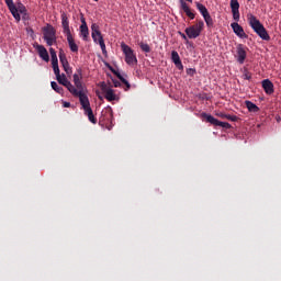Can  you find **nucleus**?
<instances>
[{
    "label": "nucleus",
    "instance_id": "1",
    "mask_svg": "<svg viewBox=\"0 0 281 281\" xmlns=\"http://www.w3.org/2000/svg\"><path fill=\"white\" fill-rule=\"evenodd\" d=\"M65 87L72 95L79 98V102L85 111V115H87V117L89 119V122H91L92 124H97L98 119H95V116L93 115V110L91 109L89 97H87L83 91L76 89V87H74L70 81Z\"/></svg>",
    "mask_w": 281,
    "mask_h": 281
},
{
    "label": "nucleus",
    "instance_id": "2",
    "mask_svg": "<svg viewBox=\"0 0 281 281\" xmlns=\"http://www.w3.org/2000/svg\"><path fill=\"white\" fill-rule=\"evenodd\" d=\"M65 87L72 95L79 98V102L85 111V115H87V117L89 119V122H91L92 124H97L98 119H95V116L93 115V110L91 109L89 97H87L83 91L76 89V87H74L70 81Z\"/></svg>",
    "mask_w": 281,
    "mask_h": 281
},
{
    "label": "nucleus",
    "instance_id": "3",
    "mask_svg": "<svg viewBox=\"0 0 281 281\" xmlns=\"http://www.w3.org/2000/svg\"><path fill=\"white\" fill-rule=\"evenodd\" d=\"M5 3L12 14V16L15 19V21L19 23V21H21V16L22 19H27V9L25 8V5L21 2H18L16 4H14L13 0H5Z\"/></svg>",
    "mask_w": 281,
    "mask_h": 281
},
{
    "label": "nucleus",
    "instance_id": "4",
    "mask_svg": "<svg viewBox=\"0 0 281 281\" xmlns=\"http://www.w3.org/2000/svg\"><path fill=\"white\" fill-rule=\"evenodd\" d=\"M248 23L251 27V30H254V32L259 35L262 41H270V36L269 33L267 32V29H265V25H262V23L260 22V20H258V18H256L255 15H248Z\"/></svg>",
    "mask_w": 281,
    "mask_h": 281
},
{
    "label": "nucleus",
    "instance_id": "5",
    "mask_svg": "<svg viewBox=\"0 0 281 281\" xmlns=\"http://www.w3.org/2000/svg\"><path fill=\"white\" fill-rule=\"evenodd\" d=\"M49 54L52 57L53 71L56 76L57 82L66 87L69 80H67V77L65 75H60V68L58 67V56L56 55V50L54 48H49Z\"/></svg>",
    "mask_w": 281,
    "mask_h": 281
},
{
    "label": "nucleus",
    "instance_id": "6",
    "mask_svg": "<svg viewBox=\"0 0 281 281\" xmlns=\"http://www.w3.org/2000/svg\"><path fill=\"white\" fill-rule=\"evenodd\" d=\"M121 49L125 56L126 65L135 67V65H137V55H135V50L124 42L121 43Z\"/></svg>",
    "mask_w": 281,
    "mask_h": 281
},
{
    "label": "nucleus",
    "instance_id": "7",
    "mask_svg": "<svg viewBox=\"0 0 281 281\" xmlns=\"http://www.w3.org/2000/svg\"><path fill=\"white\" fill-rule=\"evenodd\" d=\"M204 27H205V23L203 21H198L195 24L187 27L184 32L188 38H199Z\"/></svg>",
    "mask_w": 281,
    "mask_h": 281
},
{
    "label": "nucleus",
    "instance_id": "8",
    "mask_svg": "<svg viewBox=\"0 0 281 281\" xmlns=\"http://www.w3.org/2000/svg\"><path fill=\"white\" fill-rule=\"evenodd\" d=\"M91 30H92L91 35H92L93 42L100 45L102 54H106V44H104V37L100 32V27L98 26V24H92Z\"/></svg>",
    "mask_w": 281,
    "mask_h": 281
},
{
    "label": "nucleus",
    "instance_id": "9",
    "mask_svg": "<svg viewBox=\"0 0 281 281\" xmlns=\"http://www.w3.org/2000/svg\"><path fill=\"white\" fill-rule=\"evenodd\" d=\"M101 91L108 102H120V93H116V91L106 83H101Z\"/></svg>",
    "mask_w": 281,
    "mask_h": 281
},
{
    "label": "nucleus",
    "instance_id": "10",
    "mask_svg": "<svg viewBox=\"0 0 281 281\" xmlns=\"http://www.w3.org/2000/svg\"><path fill=\"white\" fill-rule=\"evenodd\" d=\"M44 41L49 47L56 43V30L52 25H47L43 29Z\"/></svg>",
    "mask_w": 281,
    "mask_h": 281
},
{
    "label": "nucleus",
    "instance_id": "11",
    "mask_svg": "<svg viewBox=\"0 0 281 281\" xmlns=\"http://www.w3.org/2000/svg\"><path fill=\"white\" fill-rule=\"evenodd\" d=\"M196 8L199 12L202 14L206 26L207 27H214V20L212 19V15H210V12L207 11V8L205 5L201 4V2H196Z\"/></svg>",
    "mask_w": 281,
    "mask_h": 281
},
{
    "label": "nucleus",
    "instance_id": "12",
    "mask_svg": "<svg viewBox=\"0 0 281 281\" xmlns=\"http://www.w3.org/2000/svg\"><path fill=\"white\" fill-rule=\"evenodd\" d=\"M201 117H205L206 122H209V124H213V126H221L222 128H229L231 126L229 123L221 122L207 113H202Z\"/></svg>",
    "mask_w": 281,
    "mask_h": 281
},
{
    "label": "nucleus",
    "instance_id": "13",
    "mask_svg": "<svg viewBox=\"0 0 281 281\" xmlns=\"http://www.w3.org/2000/svg\"><path fill=\"white\" fill-rule=\"evenodd\" d=\"M79 36L82 37V41H89V26H87V21L85 16H81V25L79 27Z\"/></svg>",
    "mask_w": 281,
    "mask_h": 281
},
{
    "label": "nucleus",
    "instance_id": "14",
    "mask_svg": "<svg viewBox=\"0 0 281 281\" xmlns=\"http://www.w3.org/2000/svg\"><path fill=\"white\" fill-rule=\"evenodd\" d=\"M231 27L236 36H238L239 38H247V33H245V30L243 29V26H240V24H238V22H233L231 24Z\"/></svg>",
    "mask_w": 281,
    "mask_h": 281
},
{
    "label": "nucleus",
    "instance_id": "15",
    "mask_svg": "<svg viewBox=\"0 0 281 281\" xmlns=\"http://www.w3.org/2000/svg\"><path fill=\"white\" fill-rule=\"evenodd\" d=\"M35 49H36L40 58H42V60H44L45 63H48L49 53L47 52V48H45V46H43V45L36 44Z\"/></svg>",
    "mask_w": 281,
    "mask_h": 281
},
{
    "label": "nucleus",
    "instance_id": "16",
    "mask_svg": "<svg viewBox=\"0 0 281 281\" xmlns=\"http://www.w3.org/2000/svg\"><path fill=\"white\" fill-rule=\"evenodd\" d=\"M237 63H239L240 65H243V63H245V59L247 58V50L245 49V46H243V44H238L237 45Z\"/></svg>",
    "mask_w": 281,
    "mask_h": 281
},
{
    "label": "nucleus",
    "instance_id": "17",
    "mask_svg": "<svg viewBox=\"0 0 281 281\" xmlns=\"http://www.w3.org/2000/svg\"><path fill=\"white\" fill-rule=\"evenodd\" d=\"M59 60L61 63V67H64V71H66V74L69 76L71 74V67L67 60V55H65L63 50L59 52Z\"/></svg>",
    "mask_w": 281,
    "mask_h": 281
},
{
    "label": "nucleus",
    "instance_id": "18",
    "mask_svg": "<svg viewBox=\"0 0 281 281\" xmlns=\"http://www.w3.org/2000/svg\"><path fill=\"white\" fill-rule=\"evenodd\" d=\"M66 38H67V43H68V47H69L70 52L78 54L79 47L76 43V40L74 38V35L70 33V34L66 35Z\"/></svg>",
    "mask_w": 281,
    "mask_h": 281
},
{
    "label": "nucleus",
    "instance_id": "19",
    "mask_svg": "<svg viewBox=\"0 0 281 281\" xmlns=\"http://www.w3.org/2000/svg\"><path fill=\"white\" fill-rule=\"evenodd\" d=\"M171 60L176 65L177 69L183 71V64L181 63V57H179V53H177V50L171 53Z\"/></svg>",
    "mask_w": 281,
    "mask_h": 281
},
{
    "label": "nucleus",
    "instance_id": "20",
    "mask_svg": "<svg viewBox=\"0 0 281 281\" xmlns=\"http://www.w3.org/2000/svg\"><path fill=\"white\" fill-rule=\"evenodd\" d=\"M61 25L64 30V34L67 36L71 34V29H69V18H67V14H61Z\"/></svg>",
    "mask_w": 281,
    "mask_h": 281
},
{
    "label": "nucleus",
    "instance_id": "21",
    "mask_svg": "<svg viewBox=\"0 0 281 281\" xmlns=\"http://www.w3.org/2000/svg\"><path fill=\"white\" fill-rule=\"evenodd\" d=\"M262 87L268 95H271V93H273V82H271L269 79H265L262 81Z\"/></svg>",
    "mask_w": 281,
    "mask_h": 281
},
{
    "label": "nucleus",
    "instance_id": "22",
    "mask_svg": "<svg viewBox=\"0 0 281 281\" xmlns=\"http://www.w3.org/2000/svg\"><path fill=\"white\" fill-rule=\"evenodd\" d=\"M74 85L77 89H82V72L75 74L72 76Z\"/></svg>",
    "mask_w": 281,
    "mask_h": 281
},
{
    "label": "nucleus",
    "instance_id": "23",
    "mask_svg": "<svg viewBox=\"0 0 281 281\" xmlns=\"http://www.w3.org/2000/svg\"><path fill=\"white\" fill-rule=\"evenodd\" d=\"M246 106L250 113H258L260 109L251 101H246Z\"/></svg>",
    "mask_w": 281,
    "mask_h": 281
},
{
    "label": "nucleus",
    "instance_id": "24",
    "mask_svg": "<svg viewBox=\"0 0 281 281\" xmlns=\"http://www.w3.org/2000/svg\"><path fill=\"white\" fill-rule=\"evenodd\" d=\"M231 8L232 12L238 11L240 9V3H238V0H231Z\"/></svg>",
    "mask_w": 281,
    "mask_h": 281
},
{
    "label": "nucleus",
    "instance_id": "25",
    "mask_svg": "<svg viewBox=\"0 0 281 281\" xmlns=\"http://www.w3.org/2000/svg\"><path fill=\"white\" fill-rule=\"evenodd\" d=\"M114 74L123 82V85H125L127 87V89H131V85L128 83V81L126 79H124V77H122V75H120L117 71H114Z\"/></svg>",
    "mask_w": 281,
    "mask_h": 281
},
{
    "label": "nucleus",
    "instance_id": "26",
    "mask_svg": "<svg viewBox=\"0 0 281 281\" xmlns=\"http://www.w3.org/2000/svg\"><path fill=\"white\" fill-rule=\"evenodd\" d=\"M50 87L52 89H54V91H56V93H63V88L58 87V83H56L55 81H52Z\"/></svg>",
    "mask_w": 281,
    "mask_h": 281
},
{
    "label": "nucleus",
    "instance_id": "27",
    "mask_svg": "<svg viewBox=\"0 0 281 281\" xmlns=\"http://www.w3.org/2000/svg\"><path fill=\"white\" fill-rule=\"evenodd\" d=\"M139 47L143 52H146V54L150 52V46L148 44L140 43Z\"/></svg>",
    "mask_w": 281,
    "mask_h": 281
},
{
    "label": "nucleus",
    "instance_id": "28",
    "mask_svg": "<svg viewBox=\"0 0 281 281\" xmlns=\"http://www.w3.org/2000/svg\"><path fill=\"white\" fill-rule=\"evenodd\" d=\"M233 12V19L234 21H240V12L237 11H232Z\"/></svg>",
    "mask_w": 281,
    "mask_h": 281
},
{
    "label": "nucleus",
    "instance_id": "29",
    "mask_svg": "<svg viewBox=\"0 0 281 281\" xmlns=\"http://www.w3.org/2000/svg\"><path fill=\"white\" fill-rule=\"evenodd\" d=\"M180 3L183 12H188V10H190V7L188 5V3H186V1L181 0Z\"/></svg>",
    "mask_w": 281,
    "mask_h": 281
},
{
    "label": "nucleus",
    "instance_id": "30",
    "mask_svg": "<svg viewBox=\"0 0 281 281\" xmlns=\"http://www.w3.org/2000/svg\"><path fill=\"white\" fill-rule=\"evenodd\" d=\"M224 120H229L231 122H236V116L229 115V114H225Z\"/></svg>",
    "mask_w": 281,
    "mask_h": 281
},
{
    "label": "nucleus",
    "instance_id": "31",
    "mask_svg": "<svg viewBox=\"0 0 281 281\" xmlns=\"http://www.w3.org/2000/svg\"><path fill=\"white\" fill-rule=\"evenodd\" d=\"M184 13L187 14V16H189V19H194V13L192 12V10L189 9L188 11H184Z\"/></svg>",
    "mask_w": 281,
    "mask_h": 281
},
{
    "label": "nucleus",
    "instance_id": "32",
    "mask_svg": "<svg viewBox=\"0 0 281 281\" xmlns=\"http://www.w3.org/2000/svg\"><path fill=\"white\" fill-rule=\"evenodd\" d=\"M178 34L183 38V41H188V35L186 33L178 32Z\"/></svg>",
    "mask_w": 281,
    "mask_h": 281
},
{
    "label": "nucleus",
    "instance_id": "33",
    "mask_svg": "<svg viewBox=\"0 0 281 281\" xmlns=\"http://www.w3.org/2000/svg\"><path fill=\"white\" fill-rule=\"evenodd\" d=\"M225 113H223V112H220V113H216V116L217 117H222V120H225Z\"/></svg>",
    "mask_w": 281,
    "mask_h": 281
},
{
    "label": "nucleus",
    "instance_id": "34",
    "mask_svg": "<svg viewBox=\"0 0 281 281\" xmlns=\"http://www.w3.org/2000/svg\"><path fill=\"white\" fill-rule=\"evenodd\" d=\"M188 74H191V76H194V74H196V70L190 68L189 70H187Z\"/></svg>",
    "mask_w": 281,
    "mask_h": 281
},
{
    "label": "nucleus",
    "instance_id": "35",
    "mask_svg": "<svg viewBox=\"0 0 281 281\" xmlns=\"http://www.w3.org/2000/svg\"><path fill=\"white\" fill-rule=\"evenodd\" d=\"M69 106H71V103H69V102H64V108H65V109H69Z\"/></svg>",
    "mask_w": 281,
    "mask_h": 281
},
{
    "label": "nucleus",
    "instance_id": "36",
    "mask_svg": "<svg viewBox=\"0 0 281 281\" xmlns=\"http://www.w3.org/2000/svg\"><path fill=\"white\" fill-rule=\"evenodd\" d=\"M249 78H251V76L245 75V79H246V80H249Z\"/></svg>",
    "mask_w": 281,
    "mask_h": 281
},
{
    "label": "nucleus",
    "instance_id": "37",
    "mask_svg": "<svg viewBox=\"0 0 281 281\" xmlns=\"http://www.w3.org/2000/svg\"><path fill=\"white\" fill-rule=\"evenodd\" d=\"M187 1H189V3H192V0H187Z\"/></svg>",
    "mask_w": 281,
    "mask_h": 281
}]
</instances>
